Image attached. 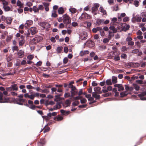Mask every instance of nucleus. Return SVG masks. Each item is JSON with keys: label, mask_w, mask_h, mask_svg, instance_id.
<instances>
[{"label": "nucleus", "mask_w": 146, "mask_h": 146, "mask_svg": "<svg viewBox=\"0 0 146 146\" xmlns=\"http://www.w3.org/2000/svg\"><path fill=\"white\" fill-rule=\"evenodd\" d=\"M120 94L122 97L126 96L128 94L127 91H125L120 93Z\"/></svg>", "instance_id": "c9c22d12"}, {"label": "nucleus", "mask_w": 146, "mask_h": 146, "mask_svg": "<svg viewBox=\"0 0 146 146\" xmlns=\"http://www.w3.org/2000/svg\"><path fill=\"white\" fill-rule=\"evenodd\" d=\"M99 11L103 15H106L107 14V12L106 11L102 5L100 6Z\"/></svg>", "instance_id": "f8f14e48"}, {"label": "nucleus", "mask_w": 146, "mask_h": 146, "mask_svg": "<svg viewBox=\"0 0 146 146\" xmlns=\"http://www.w3.org/2000/svg\"><path fill=\"white\" fill-rule=\"evenodd\" d=\"M91 17V16L90 15L86 13H82L81 16L80 17L79 19L80 20L87 19H90Z\"/></svg>", "instance_id": "423d86ee"}, {"label": "nucleus", "mask_w": 146, "mask_h": 146, "mask_svg": "<svg viewBox=\"0 0 146 146\" xmlns=\"http://www.w3.org/2000/svg\"><path fill=\"white\" fill-rule=\"evenodd\" d=\"M64 96L65 98H68L70 96V94L69 93H66L64 94Z\"/></svg>", "instance_id": "4d7b16f0"}, {"label": "nucleus", "mask_w": 146, "mask_h": 146, "mask_svg": "<svg viewBox=\"0 0 146 146\" xmlns=\"http://www.w3.org/2000/svg\"><path fill=\"white\" fill-rule=\"evenodd\" d=\"M114 86L115 87H117L118 90V91H119L121 90H124V88L122 84H117L114 85Z\"/></svg>", "instance_id": "9b49d317"}, {"label": "nucleus", "mask_w": 146, "mask_h": 146, "mask_svg": "<svg viewBox=\"0 0 146 146\" xmlns=\"http://www.w3.org/2000/svg\"><path fill=\"white\" fill-rule=\"evenodd\" d=\"M40 92L42 93H48L49 92V91L48 90L46 89H44L43 90L41 89V90L40 91Z\"/></svg>", "instance_id": "a18cd8bd"}, {"label": "nucleus", "mask_w": 146, "mask_h": 146, "mask_svg": "<svg viewBox=\"0 0 146 146\" xmlns=\"http://www.w3.org/2000/svg\"><path fill=\"white\" fill-rule=\"evenodd\" d=\"M102 30V29L101 27H97L96 28H93L92 29V31L94 33H96L98 31H100Z\"/></svg>", "instance_id": "5701e85b"}, {"label": "nucleus", "mask_w": 146, "mask_h": 146, "mask_svg": "<svg viewBox=\"0 0 146 146\" xmlns=\"http://www.w3.org/2000/svg\"><path fill=\"white\" fill-rule=\"evenodd\" d=\"M146 13L145 12H143L141 13V17L136 16L134 17L133 19L136 21L138 22H140L141 21L142 18H143L142 21L143 22H144L146 21V19L145 18V17H146Z\"/></svg>", "instance_id": "f257e3e1"}, {"label": "nucleus", "mask_w": 146, "mask_h": 146, "mask_svg": "<svg viewBox=\"0 0 146 146\" xmlns=\"http://www.w3.org/2000/svg\"><path fill=\"white\" fill-rule=\"evenodd\" d=\"M121 58L125 59L127 57V55L125 54H123L121 55Z\"/></svg>", "instance_id": "69168bd1"}, {"label": "nucleus", "mask_w": 146, "mask_h": 146, "mask_svg": "<svg viewBox=\"0 0 146 146\" xmlns=\"http://www.w3.org/2000/svg\"><path fill=\"white\" fill-rule=\"evenodd\" d=\"M34 94H31L29 95V98L31 99V100H33L34 98Z\"/></svg>", "instance_id": "e2e57ef3"}, {"label": "nucleus", "mask_w": 146, "mask_h": 146, "mask_svg": "<svg viewBox=\"0 0 146 146\" xmlns=\"http://www.w3.org/2000/svg\"><path fill=\"white\" fill-rule=\"evenodd\" d=\"M63 49V47L62 46L58 47L56 49V51L58 53H59L61 52Z\"/></svg>", "instance_id": "e433bc0d"}, {"label": "nucleus", "mask_w": 146, "mask_h": 146, "mask_svg": "<svg viewBox=\"0 0 146 146\" xmlns=\"http://www.w3.org/2000/svg\"><path fill=\"white\" fill-rule=\"evenodd\" d=\"M40 25L44 28L47 29L50 27L49 24L47 23H40Z\"/></svg>", "instance_id": "9d476101"}, {"label": "nucleus", "mask_w": 146, "mask_h": 146, "mask_svg": "<svg viewBox=\"0 0 146 146\" xmlns=\"http://www.w3.org/2000/svg\"><path fill=\"white\" fill-rule=\"evenodd\" d=\"M89 53V51L88 50L81 51L80 53V55L81 56H83L84 55L88 54Z\"/></svg>", "instance_id": "a211bd4d"}, {"label": "nucleus", "mask_w": 146, "mask_h": 146, "mask_svg": "<svg viewBox=\"0 0 146 146\" xmlns=\"http://www.w3.org/2000/svg\"><path fill=\"white\" fill-rule=\"evenodd\" d=\"M11 87L12 89L13 90L17 91L18 90V88L17 86V85L16 84H14L11 85Z\"/></svg>", "instance_id": "cd10ccee"}, {"label": "nucleus", "mask_w": 146, "mask_h": 146, "mask_svg": "<svg viewBox=\"0 0 146 146\" xmlns=\"http://www.w3.org/2000/svg\"><path fill=\"white\" fill-rule=\"evenodd\" d=\"M136 82L137 83L140 84H143V81L140 80H137Z\"/></svg>", "instance_id": "052dcab7"}, {"label": "nucleus", "mask_w": 146, "mask_h": 146, "mask_svg": "<svg viewBox=\"0 0 146 146\" xmlns=\"http://www.w3.org/2000/svg\"><path fill=\"white\" fill-rule=\"evenodd\" d=\"M25 52L23 50H20L18 51L17 54L19 58H23L24 56Z\"/></svg>", "instance_id": "1a4fd4ad"}, {"label": "nucleus", "mask_w": 146, "mask_h": 146, "mask_svg": "<svg viewBox=\"0 0 146 146\" xmlns=\"http://www.w3.org/2000/svg\"><path fill=\"white\" fill-rule=\"evenodd\" d=\"M37 32V29L35 27H31L28 30V32L27 33V37H29L30 33H31L32 35H33L36 33Z\"/></svg>", "instance_id": "7ed1b4c3"}, {"label": "nucleus", "mask_w": 146, "mask_h": 146, "mask_svg": "<svg viewBox=\"0 0 146 146\" xmlns=\"http://www.w3.org/2000/svg\"><path fill=\"white\" fill-rule=\"evenodd\" d=\"M109 29L111 30H112L113 33H115L117 32V30L115 28V27L113 26H111Z\"/></svg>", "instance_id": "58836bf2"}, {"label": "nucleus", "mask_w": 146, "mask_h": 146, "mask_svg": "<svg viewBox=\"0 0 146 146\" xmlns=\"http://www.w3.org/2000/svg\"><path fill=\"white\" fill-rule=\"evenodd\" d=\"M125 89L126 91H131L133 90V87L129 86L128 85H125Z\"/></svg>", "instance_id": "f3484780"}, {"label": "nucleus", "mask_w": 146, "mask_h": 146, "mask_svg": "<svg viewBox=\"0 0 146 146\" xmlns=\"http://www.w3.org/2000/svg\"><path fill=\"white\" fill-rule=\"evenodd\" d=\"M34 56L32 55H29L27 56V58L30 60H31L33 58Z\"/></svg>", "instance_id": "603ef678"}, {"label": "nucleus", "mask_w": 146, "mask_h": 146, "mask_svg": "<svg viewBox=\"0 0 146 146\" xmlns=\"http://www.w3.org/2000/svg\"><path fill=\"white\" fill-rule=\"evenodd\" d=\"M100 4L98 3H95L93 5L92 8V12L94 15H96L97 13V11L98 10V8L100 6Z\"/></svg>", "instance_id": "39448f33"}, {"label": "nucleus", "mask_w": 146, "mask_h": 146, "mask_svg": "<svg viewBox=\"0 0 146 146\" xmlns=\"http://www.w3.org/2000/svg\"><path fill=\"white\" fill-rule=\"evenodd\" d=\"M63 119V117L62 116L58 115L56 117L54 118V119L55 120H57V121H60L62 120Z\"/></svg>", "instance_id": "c85d7f7f"}, {"label": "nucleus", "mask_w": 146, "mask_h": 146, "mask_svg": "<svg viewBox=\"0 0 146 146\" xmlns=\"http://www.w3.org/2000/svg\"><path fill=\"white\" fill-rule=\"evenodd\" d=\"M114 36V35L113 33L110 31H109V34L108 35V37L109 39H111V38L113 37Z\"/></svg>", "instance_id": "bb28decb"}, {"label": "nucleus", "mask_w": 146, "mask_h": 146, "mask_svg": "<svg viewBox=\"0 0 146 146\" xmlns=\"http://www.w3.org/2000/svg\"><path fill=\"white\" fill-rule=\"evenodd\" d=\"M76 89V88L75 87H73V88H72V89H71L70 92L71 94V96L72 97L74 96L77 93V92L75 91Z\"/></svg>", "instance_id": "dca6fc26"}, {"label": "nucleus", "mask_w": 146, "mask_h": 146, "mask_svg": "<svg viewBox=\"0 0 146 146\" xmlns=\"http://www.w3.org/2000/svg\"><path fill=\"white\" fill-rule=\"evenodd\" d=\"M64 24L62 23H61L59 24V27L60 28L62 29L64 28Z\"/></svg>", "instance_id": "13d9d810"}, {"label": "nucleus", "mask_w": 146, "mask_h": 146, "mask_svg": "<svg viewBox=\"0 0 146 146\" xmlns=\"http://www.w3.org/2000/svg\"><path fill=\"white\" fill-rule=\"evenodd\" d=\"M3 6H7L8 5V3L6 1H3Z\"/></svg>", "instance_id": "774afa93"}, {"label": "nucleus", "mask_w": 146, "mask_h": 146, "mask_svg": "<svg viewBox=\"0 0 146 146\" xmlns=\"http://www.w3.org/2000/svg\"><path fill=\"white\" fill-rule=\"evenodd\" d=\"M33 5V4L32 3L28 2L26 4V5L27 6L29 7Z\"/></svg>", "instance_id": "864d4df0"}, {"label": "nucleus", "mask_w": 146, "mask_h": 146, "mask_svg": "<svg viewBox=\"0 0 146 146\" xmlns=\"http://www.w3.org/2000/svg\"><path fill=\"white\" fill-rule=\"evenodd\" d=\"M69 10L70 12H71L72 13H74L76 12V9L74 8H70L69 9Z\"/></svg>", "instance_id": "f704fd0d"}, {"label": "nucleus", "mask_w": 146, "mask_h": 146, "mask_svg": "<svg viewBox=\"0 0 146 146\" xmlns=\"http://www.w3.org/2000/svg\"><path fill=\"white\" fill-rule=\"evenodd\" d=\"M117 21V19L116 18H113L112 19V22L111 24L114 25V23Z\"/></svg>", "instance_id": "49530a36"}, {"label": "nucleus", "mask_w": 146, "mask_h": 146, "mask_svg": "<svg viewBox=\"0 0 146 146\" xmlns=\"http://www.w3.org/2000/svg\"><path fill=\"white\" fill-rule=\"evenodd\" d=\"M61 106L59 103H57L56 105L54 106V109L56 110L60 108Z\"/></svg>", "instance_id": "7c9ffc66"}, {"label": "nucleus", "mask_w": 146, "mask_h": 146, "mask_svg": "<svg viewBox=\"0 0 146 146\" xmlns=\"http://www.w3.org/2000/svg\"><path fill=\"white\" fill-rule=\"evenodd\" d=\"M110 40L109 38H105L103 39V42L104 43H106L107 42H109V40Z\"/></svg>", "instance_id": "de8ad7c7"}, {"label": "nucleus", "mask_w": 146, "mask_h": 146, "mask_svg": "<svg viewBox=\"0 0 146 146\" xmlns=\"http://www.w3.org/2000/svg\"><path fill=\"white\" fill-rule=\"evenodd\" d=\"M146 95V92H144L143 93L138 94V96L140 97V99L141 100H146V98L145 97H143L144 96Z\"/></svg>", "instance_id": "ddd939ff"}, {"label": "nucleus", "mask_w": 146, "mask_h": 146, "mask_svg": "<svg viewBox=\"0 0 146 146\" xmlns=\"http://www.w3.org/2000/svg\"><path fill=\"white\" fill-rule=\"evenodd\" d=\"M68 59L67 57H66L64 58L63 60V63L64 64H66L67 63Z\"/></svg>", "instance_id": "8fccbe9b"}, {"label": "nucleus", "mask_w": 146, "mask_h": 146, "mask_svg": "<svg viewBox=\"0 0 146 146\" xmlns=\"http://www.w3.org/2000/svg\"><path fill=\"white\" fill-rule=\"evenodd\" d=\"M60 112L63 115H66L69 113V111H66L63 110H61Z\"/></svg>", "instance_id": "393cba45"}, {"label": "nucleus", "mask_w": 146, "mask_h": 146, "mask_svg": "<svg viewBox=\"0 0 146 146\" xmlns=\"http://www.w3.org/2000/svg\"><path fill=\"white\" fill-rule=\"evenodd\" d=\"M63 19V22L66 25H68L71 23V19L69 16L66 14L62 16Z\"/></svg>", "instance_id": "f03ea898"}, {"label": "nucleus", "mask_w": 146, "mask_h": 146, "mask_svg": "<svg viewBox=\"0 0 146 146\" xmlns=\"http://www.w3.org/2000/svg\"><path fill=\"white\" fill-rule=\"evenodd\" d=\"M57 15L56 14V11L55 10H53L52 11V14L51 17H57Z\"/></svg>", "instance_id": "c756f323"}, {"label": "nucleus", "mask_w": 146, "mask_h": 146, "mask_svg": "<svg viewBox=\"0 0 146 146\" xmlns=\"http://www.w3.org/2000/svg\"><path fill=\"white\" fill-rule=\"evenodd\" d=\"M88 37L87 33L86 31H83L81 33L80 38L82 40H86Z\"/></svg>", "instance_id": "0eeeda50"}, {"label": "nucleus", "mask_w": 146, "mask_h": 146, "mask_svg": "<svg viewBox=\"0 0 146 146\" xmlns=\"http://www.w3.org/2000/svg\"><path fill=\"white\" fill-rule=\"evenodd\" d=\"M121 50L123 52H125L127 50V48L125 46H123L121 48Z\"/></svg>", "instance_id": "3c124183"}, {"label": "nucleus", "mask_w": 146, "mask_h": 146, "mask_svg": "<svg viewBox=\"0 0 146 146\" xmlns=\"http://www.w3.org/2000/svg\"><path fill=\"white\" fill-rule=\"evenodd\" d=\"M130 26L129 25L126 24L122 27V30L124 31H126L129 30L130 28Z\"/></svg>", "instance_id": "aec40b11"}, {"label": "nucleus", "mask_w": 146, "mask_h": 146, "mask_svg": "<svg viewBox=\"0 0 146 146\" xmlns=\"http://www.w3.org/2000/svg\"><path fill=\"white\" fill-rule=\"evenodd\" d=\"M12 21V19L11 17L7 18L6 19V22L7 24H10Z\"/></svg>", "instance_id": "4c0bfd02"}, {"label": "nucleus", "mask_w": 146, "mask_h": 146, "mask_svg": "<svg viewBox=\"0 0 146 146\" xmlns=\"http://www.w3.org/2000/svg\"><path fill=\"white\" fill-rule=\"evenodd\" d=\"M106 84L108 85H111L112 84L111 80H106Z\"/></svg>", "instance_id": "ea45409f"}, {"label": "nucleus", "mask_w": 146, "mask_h": 146, "mask_svg": "<svg viewBox=\"0 0 146 146\" xmlns=\"http://www.w3.org/2000/svg\"><path fill=\"white\" fill-rule=\"evenodd\" d=\"M20 65V60L18 61V60H17L15 64V66H19Z\"/></svg>", "instance_id": "6e6d98bb"}, {"label": "nucleus", "mask_w": 146, "mask_h": 146, "mask_svg": "<svg viewBox=\"0 0 146 146\" xmlns=\"http://www.w3.org/2000/svg\"><path fill=\"white\" fill-rule=\"evenodd\" d=\"M87 102L85 98H83L81 99L80 102L81 104H85Z\"/></svg>", "instance_id": "c03bdc74"}, {"label": "nucleus", "mask_w": 146, "mask_h": 146, "mask_svg": "<svg viewBox=\"0 0 146 146\" xmlns=\"http://www.w3.org/2000/svg\"><path fill=\"white\" fill-rule=\"evenodd\" d=\"M133 85L136 91H137L139 90L140 88V87L139 86L136 84H133Z\"/></svg>", "instance_id": "72a5a7b5"}, {"label": "nucleus", "mask_w": 146, "mask_h": 146, "mask_svg": "<svg viewBox=\"0 0 146 146\" xmlns=\"http://www.w3.org/2000/svg\"><path fill=\"white\" fill-rule=\"evenodd\" d=\"M104 20L103 19H98L96 22V25H100L101 24L104 23Z\"/></svg>", "instance_id": "412c9836"}, {"label": "nucleus", "mask_w": 146, "mask_h": 146, "mask_svg": "<svg viewBox=\"0 0 146 146\" xmlns=\"http://www.w3.org/2000/svg\"><path fill=\"white\" fill-rule=\"evenodd\" d=\"M128 45L132 46L134 44V42L131 41H129L127 43Z\"/></svg>", "instance_id": "bf43d9fd"}, {"label": "nucleus", "mask_w": 146, "mask_h": 146, "mask_svg": "<svg viewBox=\"0 0 146 146\" xmlns=\"http://www.w3.org/2000/svg\"><path fill=\"white\" fill-rule=\"evenodd\" d=\"M17 5L20 8H22L23 7V4L19 0H18L17 3Z\"/></svg>", "instance_id": "b1692460"}, {"label": "nucleus", "mask_w": 146, "mask_h": 146, "mask_svg": "<svg viewBox=\"0 0 146 146\" xmlns=\"http://www.w3.org/2000/svg\"><path fill=\"white\" fill-rule=\"evenodd\" d=\"M97 93L96 92H93L92 93V97L95 98L96 99H100V96L97 94Z\"/></svg>", "instance_id": "4be33fe9"}, {"label": "nucleus", "mask_w": 146, "mask_h": 146, "mask_svg": "<svg viewBox=\"0 0 146 146\" xmlns=\"http://www.w3.org/2000/svg\"><path fill=\"white\" fill-rule=\"evenodd\" d=\"M6 102V101L3 97V93L0 92V103H3Z\"/></svg>", "instance_id": "4468645a"}, {"label": "nucleus", "mask_w": 146, "mask_h": 146, "mask_svg": "<svg viewBox=\"0 0 146 146\" xmlns=\"http://www.w3.org/2000/svg\"><path fill=\"white\" fill-rule=\"evenodd\" d=\"M44 130L43 132L44 133H45L49 131L50 128L48 127H45L44 128Z\"/></svg>", "instance_id": "37998d69"}, {"label": "nucleus", "mask_w": 146, "mask_h": 146, "mask_svg": "<svg viewBox=\"0 0 146 146\" xmlns=\"http://www.w3.org/2000/svg\"><path fill=\"white\" fill-rule=\"evenodd\" d=\"M129 19L128 17H126L123 18V21L124 22H126L129 21Z\"/></svg>", "instance_id": "09e8293b"}, {"label": "nucleus", "mask_w": 146, "mask_h": 146, "mask_svg": "<svg viewBox=\"0 0 146 146\" xmlns=\"http://www.w3.org/2000/svg\"><path fill=\"white\" fill-rule=\"evenodd\" d=\"M18 50V47L16 46H14L12 47V50L14 52L15 50Z\"/></svg>", "instance_id": "79ce46f5"}, {"label": "nucleus", "mask_w": 146, "mask_h": 146, "mask_svg": "<svg viewBox=\"0 0 146 146\" xmlns=\"http://www.w3.org/2000/svg\"><path fill=\"white\" fill-rule=\"evenodd\" d=\"M134 5L136 7H137L139 5V2L137 1H134Z\"/></svg>", "instance_id": "680f3d73"}, {"label": "nucleus", "mask_w": 146, "mask_h": 146, "mask_svg": "<svg viewBox=\"0 0 146 146\" xmlns=\"http://www.w3.org/2000/svg\"><path fill=\"white\" fill-rule=\"evenodd\" d=\"M19 45L20 46H22L25 43V40L24 37L22 35L20 37L18 38Z\"/></svg>", "instance_id": "6e6552de"}, {"label": "nucleus", "mask_w": 146, "mask_h": 146, "mask_svg": "<svg viewBox=\"0 0 146 146\" xmlns=\"http://www.w3.org/2000/svg\"><path fill=\"white\" fill-rule=\"evenodd\" d=\"M27 64V62L25 60H23L21 61V64L22 65H25V64Z\"/></svg>", "instance_id": "338daca9"}, {"label": "nucleus", "mask_w": 146, "mask_h": 146, "mask_svg": "<svg viewBox=\"0 0 146 146\" xmlns=\"http://www.w3.org/2000/svg\"><path fill=\"white\" fill-rule=\"evenodd\" d=\"M117 78L116 77L113 76L112 77V82L113 84H115L117 83Z\"/></svg>", "instance_id": "473e14b6"}, {"label": "nucleus", "mask_w": 146, "mask_h": 146, "mask_svg": "<svg viewBox=\"0 0 146 146\" xmlns=\"http://www.w3.org/2000/svg\"><path fill=\"white\" fill-rule=\"evenodd\" d=\"M58 12L60 14H62L64 12L63 8L62 7H60L58 10Z\"/></svg>", "instance_id": "a878e982"}, {"label": "nucleus", "mask_w": 146, "mask_h": 146, "mask_svg": "<svg viewBox=\"0 0 146 146\" xmlns=\"http://www.w3.org/2000/svg\"><path fill=\"white\" fill-rule=\"evenodd\" d=\"M94 90L95 91L94 92H96L99 94H101L102 92L101 89L100 87H96L94 88Z\"/></svg>", "instance_id": "2eb2a0df"}, {"label": "nucleus", "mask_w": 146, "mask_h": 146, "mask_svg": "<svg viewBox=\"0 0 146 146\" xmlns=\"http://www.w3.org/2000/svg\"><path fill=\"white\" fill-rule=\"evenodd\" d=\"M139 52V50L138 49H135L133 50L132 51V53L134 54H137Z\"/></svg>", "instance_id": "5fc2aeb1"}, {"label": "nucleus", "mask_w": 146, "mask_h": 146, "mask_svg": "<svg viewBox=\"0 0 146 146\" xmlns=\"http://www.w3.org/2000/svg\"><path fill=\"white\" fill-rule=\"evenodd\" d=\"M90 8V7L89 6H87L84 8V10L85 11H87L89 10Z\"/></svg>", "instance_id": "0e129e2a"}, {"label": "nucleus", "mask_w": 146, "mask_h": 146, "mask_svg": "<svg viewBox=\"0 0 146 146\" xmlns=\"http://www.w3.org/2000/svg\"><path fill=\"white\" fill-rule=\"evenodd\" d=\"M42 39V38L40 36L35 37L31 40L30 41V43L32 44H33L37 43Z\"/></svg>", "instance_id": "20e7f679"}, {"label": "nucleus", "mask_w": 146, "mask_h": 146, "mask_svg": "<svg viewBox=\"0 0 146 146\" xmlns=\"http://www.w3.org/2000/svg\"><path fill=\"white\" fill-rule=\"evenodd\" d=\"M33 10L35 13L37 12L38 11V9L35 6L33 7Z\"/></svg>", "instance_id": "a19ab883"}, {"label": "nucleus", "mask_w": 146, "mask_h": 146, "mask_svg": "<svg viewBox=\"0 0 146 146\" xmlns=\"http://www.w3.org/2000/svg\"><path fill=\"white\" fill-rule=\"evenodd\" d=\"M33 22L31 20H28L27 21L26 23L25 24V27H29L30 25L32 24Z\"/></svg>", "instance_id": "6ab92c4d"}, {"label": "nucleus", "mask_w": 146, "mask_h": 146, "mask_svg": "<svg viewBox=\"0 0 146 146\" xmlns=\"http://www.w3.org/2000/svg\"><path fill=\"white\" fill-rule=\"evenodd\" d=\"M3 8L4 9V11H9L10 9L11 8L9 6H3Z\"/></svg>", "instance_id": "2f4dec72"}]
</instances>
